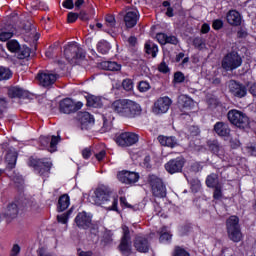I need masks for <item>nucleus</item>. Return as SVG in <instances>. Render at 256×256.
Returning <instances> with one entry per match:
<instances>
[{"label": "nucleus", "mask_w": 256, "mask_h": 256, "mask_svg": "<svg viewBox=\"0 0 256 256\" xmlns=\"http://www.w3.org/2000/svg\"><path fill=\"white\" fill-rule=\"evenodd\" d=\"M171 232L167 227H163L160 231V242L165 243L167 241H171Z\"/></svg>", "instance_id": "36"}, {"label": "nucleus", "mask_w": 256, "mask_h": 256, "mask_svg": "<svg viewBox=\"0 0 256 256\" xmlns=\"http://www.w3.org/2000/svg\"><path fill=\"white\" fill-rule=\"evenodd\" d=\"M6 162L8 163V169H13L17 163V152L15 150H11L6 154Z\"/></svg>", "instance_id": "28"}, {"label": "nucleus", "mask_w": 256, "mask_h": 256, "mask_svg": "<svg viewBox=\"0 0 256 256\" xmlns=\"http://www.w3.org/2000/svg\"><path fill=\"white\" fill-rule=\"evenodd\" d=\"M171 103H172V101L170 100L169 97H167V96L160 97L154 103L153 112L156 115H163V113H167V111H169V107H171Z\"/></svg>", "instance_id": "11"}, {"label": "nucleus", "mask_w": 256, "mask_h": 256, "mask_svg": "<svg viewBox=\"0 0 256 256\" xmlns=\"http://www.w3.org/2000/svg\"><path fill=\"white\" fill-rule=\"evenodd\" d=\"M37 79L42 87H49L59 79V76L51 72H42L38 74Z\"/></svg>", "instance_id": "15"}, {"label": "nucleus", "mask_w": 256, "mask_h": 256, "mask_svg": "<svg viewBox=\"0 0 256 256\" xmlns=\"http://www.w3.org/2000/svg\"><path fill=\"white\" fill-rule=\"evenodd\" d=\"M146 53L151 55L152 57H157V53L159 52V48L157 45L151 41L146 42L145 44Z\"/></svg>", "instance_id": "30"}, {"label": "nucleus", "mask_w": 256, "mask_h": 256, "mask_svg": "<svg viewBox=\"0 0 256 256\" xmlns=\"http://www.w3.org/2000/svg\"><path fill=\"white\" fill-rule=\"evenodd\" d=\"M79 19V14L70 12L68 13V23H75Z\"/></svg>", "instance_id": "53"}, {"label": "nucleus", "mask_w": 256, "mask_h": 256, "mask_svg": "<svg viewBox=\"0 0 256 256\" xmlns=\"http://www.w3.org/2000/svg\"><path fill=\"white\" fill-rule=\"evenodd\" d=\"M82 157L84 159H89V157H91V149L85 148L84 150H82Z\"/></svg>", "instance_id": "58"}, {"label": "nucleus", "mask_w": 256, "mask_h": 256, "mask_svg": "<svg viewBox=\"0 0 256 256\" xmlns=\"http://www.w3.org/2000/svg\"><path fill=\"white\" fill-rule=\"evenodd\" d=\"M15 35V28L13 25H8L0 29V41H9Z\"/></svg>", "instance_id": "22"}, {"label": "nucleus", "mask_w": 256, "mask_h": 256, "mask_svg": "<svg viewBox=\"0 0 256 256\" xmlns=\"http://www.w3.org/2000/svg\"><path fill=\"white\" fill-rule=\"evenodd\" d=\"M102 67L106 71H121V66L117 62H103Z\"/></svg>", "instance_id": "33"}, {"label": "nucleus", "mask_w": 256, "mask_h": 256, "mask_svg": "<svg viewBox=\"0 0 256 256\" xmlns=\"http://www.w3.org/2000/svg\"><path fill=\"white\" fill-rule=\"evenodd\" d=\"M134 247L139 253H147L149 251V242L144 236H137L134 241Z\"/></svg>", "instance_id": "21"}, {"label": "nucleus", "mask_w": 256, "mask_h": 256, "mask_svg": "<svg viewBox=\"0 0 256 256\" xmlns=\"http://www.w3.org/2000/svg\"><path fill=\"white\" fill-rule=\"evenodd\" d=\"M208 31H211V26H209V24H207V23L203 24L202 28H201V32L207 33Z\"/></svg>", "instance_id": "62"}, {"label": "nucleus", "mask_w": 256, "mask_h": 256, "mask_svg": "<svg viewBox=\"0 0 256 256\" xmlns=\"http://www.w3.org/2000/svg\"><path fill=\"white\" fill-rule=\"evenodd\" d=\"M7 49L11 53H18V51L21 50V45L17 40H10L7 42Z\"/></svg>", "instance_id": "35"}, {"label": "nucleus", "mask_w": 256, "mask_h": 256, "mask_svg": "<svg viewBox=\"0 0 256 256\" xmlns=\"http://www.w3.org/2000/svg\"><path fill=\"white\" fill-rule=\"evenodd\" d=\"M213 197L216 201H221L223 199V190L221 189V186H216L214 188Z\"/></svg>", "instance_id": "41"}, {"label": "nucleus", "mask_w": 256, "mask_h": 256, "mask_svg": "<svg viewBox=\"0 0 256 256\" xmlns=\"http://www.w3.org/2000/svg\"><path fill=\"white\" fill-rule=\"evenodd\" d=\"M81 107H83V102H75L71 98H65L64 100L60 101V111L66 115L79 111Z\"/></svg>", "instance_id": "7"}, {"label": "nucleus", "mask_w": 256, "mask_h": 256, "mask_svg": "<svg viewBox=\"0 0 256 256\" xmlns=\"http://www.w3.org/2000/svg\"><path fill=\"white\" fill-rule=\"evenodd\" d=\"M137 141H139V136L131 132H124L116 139V143L120 147H131V145H135Z\"/></svg>", "instance_id": "8"}, {"label": "nucleus", "mask_w": 256, "mask_h": 256, "mask_svg": "<svg viewBox=\"0 0 256 256\" xmlns=\"http://www.w3.org/2000/svg\"><path fill=\"white\" fill-rule=\"evenodd\" d=\"M31 55V49L27 46L20 47L18 51V59H27Z\"/></svg>", "instance_id": "39"}, {"label": "nucleus", "mask_w": 256, "mask_h": 256, "mask_svg": "<svg viewBox=\"0 0 256 256\" xmlns=\"http://www.w3.org/2000/svg\"><path fill=\"white\" fill-rule=\"evenodd\" d=\"M7 209L8 212L5 214L6 217H13V215H17V205L11 204Z\"/></svg>", "instance_id": "46"}, {"label": "nucleus", "mask_w": 256, "mask_h": 256, "mask_svg": "<svg viewBox=\"0 0 256 256\" xmlns=\"http://www.w3.org/2000/svg\"><path fill=\"white\" fill-rule=\"evenodd\" d=\"M185 165V160L183 158L172 159L165 164V169L170 175L175 173H180L183 170V166Z\"/></svg>", "instance_id": "13"}, {"label": "nucleus", "mask_w": 256, "mask_h": 256, "mask_svg": "<svg viewBox=\"0 0 256 256\" xmlns=\"http://www.w3.org/2000/svg\"><path fill=\"white\" fill-rule=\"evenodd\" d=\"M112 110L120 117H126V119H133L137 115H141L143 109L141 105L131 99H119L112 103Z\"/></svg>", "instance_id": "1"}, {"label": "nucleus", "mask_w": 256, "mask_h": 256, "mask_svg": "<svg viewBox=\"0 0 256 256\" xmlns=\"http://www.w3.org/2000/svg\"><path fill=\"white\" fill-rule=\"evenodd\" d=\"M107 131H111V124L104 120V124L102 127V133H107Z\"/></svg>", "instance_id": "59"}, {"label": "nucleus", "mask_w": 256, "mask_h": 256, "mask_svg": "<svg viewBox=\"0 0 256 256\" xmlns=\"http://www.w3.org/2000/svg\"><path fill=\"white\" fill-rule=\"evenodd\" d=\"M91 219V214L87 212H80L75 218V223L80 229H87L88 227H91Z\"/></svg>", "instance_id": "16"}, {"label": "nucleus", "mask_w": 256, "mask_h": 256, "mask_svg": "<svg viewBox=\"0 0 256 256\" xmlns=\"http://www.w3.org/2000/svg\"><path fill=\"white\" fill-rule=\"evenodd\" d=\"M25 205L27 209H30V211H37V209H39V205H37V202L34 200L27 201Z\"/></svg>", "instance_id": "48"}, {"label": "nucleus", "mask_w": 256, "mask_h": 256, "mask_svg": "<svg viewBox=\"0 0 256 256\" xmlns=\"http://www.w3.org/2000/svg\"><path fill=\"white\" fill-rule=\"evenodd\" d=\"M249 92L251 93V95H253L254 97H256V84H252V85L250 86Z\"/></svg>", "instance_id": "64"}, {"label": "nucleus", "mask_w": 256, "mask_h": 256, "mask_svg": "<svg viewBox=\"0 0 256 256\" xmlns=\"http://www.w3.org/2000/svg\"><path fill=\"white\" fill-rule=\"evenodd\" d=\"M87 103L89 107H101L103 102L101 101V97L90 96L87 98Z\"/></svg>", "instance_id": "34"}, {"label": "nucleus", "mask_w": 256, "mask_h": 256, "mask_svg": "<svg viewBox=\"0 0 256 256\" xmlns=\"http://www.w3.org/2000/svg\"><path fill=\"white\" fill-rule=\"evenodd\" d=\"M71 205L69 196L64 194L62 195L58 200V210L59 211H65Z\"/></svg>", "instance_id": "29"}, {"label": "nucleus", "mask_w": 256, "mask_h": 256, "mask_svg": "<svg viewBox=\"0 0 256 256\" xmlns=\"http://www.w3.org/2000/svg\"><path fill=\"white\" fill-rule=\"evenodd\" d=\"M241 63H243L241 56L233 52L224 57L222 61V67L226 71H233V69H237L238 67H241Z\"/></svg>", "instance_id": "6"}, {"label": "nucleus", "mask_w": 256, "mask_h": 256, "mask_svg": "<svg viewBox=\"0 0 256 256\" xmlns=\"http://www.w3.org/2000/svg\"><path fill=\"white\" fill-rule=\"evenodd\" d=\"M38 9H41L42 11H49V6L45 2H39Z\"/></svg>", "instance_id": "61"}, {"label": "nucleus", "mask_w": 256, "mask_h": 256, "mask_svg": "<svg viewBox=\"0 0 256 256\" xmlns=\"http://www.w3.org/2000/svg\"><path fill=\"white\" fill-rule=\"evenodd\" d=\"M214 131L219 137H229V134L231 133L229 126L223 122H217L214 125Z\"/></svg>", "instance_id": "23"}, {"label": "nucleus", "mask_w": 256, "mask_h": 256, "mask_svg": "<svg viewBox=\"0 0 256 256\" xmlns=\"http://www.w3.org/2000/svg\"><path fill=\"white\" fill-rule=\"evenodd\" d=\"M106 155H107V152L105 151V149L95 152V157H96L97 161H103L105 159Z\"/></svg>", "instance_id": "50"}, {"label": "nucleus", "mask_w": 256, "mask_h": 256, "mask_svg": "<svg viewBox=\"0 0 256 256\" xmlns=\"http://www.w3.org/2000/svg\"><path fill=\"white\" fill-rule=\"evenodd\" d=\"M156 39L160 45H167L170 43L171 45H177V37L175 36H167L165 33H158L156 35Z\"/></svg>", "instance_id": "24"}, {"label": "nucleus", "mask_w": 256, "mask_h": 256, "mask_svg": "<svg viewBox=\"0 0 256 256\" xmlns=\"http://www.w3.org/2000/svg\"><path fill=\"white\" fill-rule=\"evenodd\" d=\"M194 45H195V47H197L198 49H203V47H204L205 44H203V40H201L200 38H196V39L194 40Z\"/></svg>", "instance_id": "60"}, {"label": "nucleus", "mask_w": 256, "mask_h": 256, "mask_svg": "<svg viewBox=\"0 0 256 256\" xmlns=\"http://www.w3.org/2000/svg\"><path fill=\"white\" fill-rule=\"evenodd\" d=\"M31 165H33V167H35L36 169H38V167H41L39 173L40 175H49V171L52 167V163L49 161L46 162H39L38 166L37 164H35L33 161H31Z\"/></svg>", "instance_id": "27"}, {"label": "nucleus", "mask_w": 256, "mask_h": 256, "mask_svg": "<svg viewBox=\"0 0 256 256\" xmlns=\"http://www.w3.org/2000/svg\"><path fill=\"white\" fill-rule=\"evenodd\" d=\"M64 55L69 63H75V59H83V57H85L83 49H81V47H79V44H77L76 42L70 43L64 49Z\"/></svg>", "instance_id": "5"}, {"label": "nucleus", "mask_w": 256, "mask_h": 256, "mask_svg": "<svg viewBox=\"0 0 256 256\" xmlns=\"http://www.w3.org/2000/svg\"><path fill=\"white\" fill-rule=\"evenodd\" d=\"M78 121L81 124L82 129H89L93 127L95 119L89 114V112H80L78 114Z\"/></svg>", "instance_id": "20"}, {"label": "nucleus", "mask_w": 256, "mask_h": 256, "mask_svg": "<svg viewBox=\"0 0 256 256\" xmlns=\"http://www.w3.org/2000/svg\"><path fill=\"white\" fill-rule=\"evenodd\" d=\"M59 141H61L59 136H42L40 138L41 145L44 147V149H47L48 147V151H50V153H55V151H57V143H59Z\"/></svg>", "instance_id": "14"}, {"label": "nucleus", "mask_w": 256, "mask_h": 256, "mask_svg": "<svg viewBox=\"0 0 256 256\" xmlns=\"http://www.w3.org/2000/svg\"><path fill=\"white\" fill-rule=\"evenodd\" d=\"M226 229L229 239L234 243H239L243 239L241 227L239 226V217L230 216L226 221Z\"/></svg>", "instance_id": "3"}, {"label": "nucleus", "mask_w": 256, "mask_h": 256, "mask_svg": "<svg viewBox=\"0 0 256 256\" xmlns=\"http://www.w3.org/2000/svg\"><path fill=\"white\" fill-rule=\"evenodd\" d=\"M97 49L99 53H102V55H106V53H109V50L111 49V45L109 44V42L105 40H101L97 44Z\"/></svg>", "instance_id": "32"}, {"label": "nucleus", "mask_w": 256, "mask_h": 256, "mask_svg": "<svg viewBox=\"0 0 256 256\" xmlns=\"http://www.w3.org/2000/svg\"><path fill=\"white\" fill-rule=\"evenodd\" d=\"M90 201L94 205H106L105 207L108 211H117V205L119 203L117 195L113 194L107 188H97L90 197Z\"/></svg>", "instance_id": "2"}, {"label": "nucleus", "mask_w": 256, "mask_h": 256, "mask_svg": "<svg viewBox=\"0 0 256 256\" xmlns=\"http://www.w3.org/2000/svg\"><path fill=\"white\" fill-rule=\"evenodd\" d=\"M117 178L125 185H133V183L139 181V173L123 170L117 174Z\"/></svg>", "instance_id": "12"}, {"label": "nucleus", "mask_w": 256, "mask_h": 256, "mask_svg": "<svg viewBox=\"0 0 256 256\" xmlns=\"http://www.w3.org/2000/svg\"><path fill=\"white\" fill-rule=\"evenodd\" d=\"M8 95L11 99H20L21 97H27V91L19 86L9 88Z\"/></svg>", "instance_id": "25"}, {"label": "nucleus", "mask_w": 256, "mask_h": 256, "mask_svg": "<svg viewBox=\"0 0 256 256\" xmlns=\"http://www.w3.org/2000/svg\"><path fill=\"white\" fill-rule=\"evenodd\" d=\"M150 185H152V193L155 197H165L167 189L163 185V181L157 176L150 177Z\"/></svg>", "instance_id": "10"}, {"label": "nucleus", "mask_w": 256, "mask_h": 256, "mask_svg": "<svg viewBox=\"0 0 256 256\" xmlns=\"http://www.w3.org/2000/svg\"><path fill=\"white\" fill-rule=\"evenodd\" d=\"M123 236L118 246L119 251L123 253V255L131 254V236L129 235V227L122 226Z\"/></svg>", "instance_id": "9"}, {"label": "nucleus", "mask_w": 256, "mask_h": 256, "mask_svg": "<svg viewBox=\"0 0 256 256\" xmlns=\"http://www.w3.org/2000/svg\"><path fill=\"white\" fill-rule=\"evenodd\" d=\"M139 21V11L137 9H129L124 16V22L129 29L135 27Z\"/></svg>", "instance_id": "17"}, {"label": "nucleus", "mask_w": 256, "mask_h": 256, "mask_svg": "<svg viewBox=\"0 0 256 256\" xmlns=\"http://www.w3.org/2000/svg\"><path fill=\"white\" fill-rule=\"evenodd\" d=\"M78 18L81 19L82 21H87V19H89V18L87 17V13H85V12H80V13L78 14Z\"/></svg>", "instance_id": "63"}, {"label": "nucleus", "mask_w": 256, "mask_h": 256, "mask_svg": "<svg viewBox=\"0 0 256 256\" xmlns=\"http://www.w3.org/2000/svg\"><path fill=\"white\" fill-rule=\"evenodd\" d=\"M212 27L213 29H215V31H219V29L223 28V20L221 19L214 20L212 23Z\"/></svg>", "instance_id": "51"}, {"label": "nucleus", "mask_w": 256, "mask_h": 256, "mask_svg": "<svg viewBox=\"0 0 256 256\" xmlns=\"http://www.w3.org/2000/svg\"><path fill=\"white\" fill-rule=\"evenodd\" d=\"M246 151L247 153H249V155H253L254 157H256V147L253 145H248L246 147Z\"/></svg>", "instance_id": "56"}, {"label": "nucleus", "mask_w": 256, "mask_h": 256, "mask_svg": "<svg viewBox=\"0 0 256 256\" xmlns=\"http://www.w3.org/2000/svg\"><path fill=\"white\" fill-rule=\"evenodd\" d=\"M62 5H63V7H65V9H73V7H75L73 0H66L63 2Z\"/></svg>", "instance_id": "57"}, {"label": "nucleus", "mask_w": 256, "mask_h": 256, "mask_svg": "<svg viewBox=\"0 0 256 256\" xmlns=\"http://www.w3.org/2000/svg\"><path fill=\"white\" fill-rule=\"evenodd\" d=\"M209 149L214 153V155H218V157H223L225 150L223 147L219 146L217 142H212L209 144Z\"/></svg>", "instance_id": "31"}, {"label": "nucleus", "mask_w": 256, "mask_h": 256, "mask_svg": "<svg viewBox=\"0 0 256 256\" xmlns=\"http://www.w3.org/2000/svg\"><path fill=\"white\" fill-rule=\"evenodd\" d=\"M230 146L232 147V149H239V147H241V142L237 138H232L230 140Z\"/></svg>", "instance_id": "54"}, {"label": "nucleus", "mask_w": 256, "mask_h": 256, "mask_svg": "<svg viewBox=\"0 0 256 256\" xmlns=\"http://www.w3.org/2000/svg\"><path fill=\"white\" fill-rule=\"evenodd\" d=\"M174 80L176 83H183L185 81V75L181 72H176L174 74Z\"/></svg>", "instance_id": "52"}, {"label": "nucleus", "mask_w": 256, "mask_h": 256, "mask_svg": "<svg viewBox=\"0 0 256 256\" xmlns=\"http://www.w3.org/2000/svg\"><path fill=\"white\" fill-rule=\"evenodd\" d=\"M229 91L234 95V97H245L247 95V88L245 86L231 80L228 84Z\"/></svg>", "instance_id": "18"}, {"label": "nucleus", "mask_w": 256, "mask_h": 256, "mask_svg": "<svg viewBox=\"0 0 256 256\" xmlns=\"http://www.w3.org/2000/svg\"><path fill=\"white\" fill-rule=\"evenodd\" d=\"M158 70L160 71V73H169V66H167L165 62H162L159 65Z\"/></svg>", "instance_id": "55"}, {"label": "nucleus", "mask_w": 256, "mask_h": 256, "mask_svg": "<svg viewBox=\"0 0 256 256\" xmlns=\"http://www.w3.org/2000/svg\"><path fill=\"white\" fill-rule=\"evenodd\" d=\"M69 215H71V211L66 214H61L57 216L58 223H62L63 225H67V221H69Z\"/></svg>", "instance_id": "45"}, {"label": "nucleus", "mask_w": 256, "mask_h": 256, "mask_svg": "<svg viewBox=\"0 0 256 256\" xmlns=\"http://www.w3.org/2000/svg\"><path fill=\"white\" fill-rule=\"evenodd\" d=\"M173 256H191V255L189 254V252H187V250L181 247H176L174 249Z\"/></svg>", "instance_id": "44"}, {"label": "nucleus", "mask_w": 256, "mask_h": 256, "mask_svg": "<svg viewBox=\"0 0 256 256\" xmlns=\"http://www.w3.org/2000/svg\"><path fill=\"white\" fill-rule=\"evenodd\" d=\"M226 21L232 27H239L243 23V16L237 10H230L226 14Z\"/></svg>", "instance_id": "19"}, {"label": "nucleus", "mask_w": 256, "mask_h": 256, "mask_svg": "<svg viewBox=\"0 0 256 256\" xmlns=\"http://www.w3.org/2000/svg\"><path fill=\"white\" fill-rule=\"evenodd\" d=\"M138 89L141 93H145V92L149 91V89H151V86L149 85L148 82L142 81L139 83Z\"/></svg>", "instance_id": "47"}, {"label": "nucleus", "mask_w": 256, "mask_h": 256, "mask_svg": "<svg viewBox=\"0 0 256 256\" xmlns=\"http://www.w3.org/2000/svg\"><path fill=\"white\" fill-rule=\"evenodd\" d=\"M228 119L232 125L239 127V129L249 127V117L239 110H230L228 112Z\"/></svg>", "instance_id": "4"}, {"label": "nucleus", "mask_w": 256, "mask_h": 256, "mask_svg": "<svg viewBox=\"0 0 256 256\" xmlns=\"http://www.w3.org/2000/svg\"><path fill=\"white\" fill-rule=\"evenodd\" d=\"M122 87L125 91H133V81L131 79L123 80Z\"/></svg>", "instance_id": "42"}, {"label": "nucleus", "mask_w": 256, "mask_h": 256, "mask_svg": "<svg viewBox=\"0 0 256 256\" xmlns=\"http://www.w3.org/2000/svg\"><path fill=\"white\" fill-rule=\"evenodd\" d=\"M206 185L207 187H219V180L216 176V174H211L206 179Z\"/></svg>", "instance_id": "38"}, {"label": "nucleus", "mask_w": 256, "mask_h": 256, "mask_svg": "<svg viewBox=\"0 0 256 256\" xmlns=\"http://www.w3.org/2000/svg\"><path fill=\"white\" fill-rule=\"evenodd\" d=\"M105 22L107 27H109L110 29H113V27H115L116 25L115 16L111 14L106 15Z\"/></svg>", "instance_id": "40"}, {"label": "nucleus", "mask_w": 256, "mask_h": 256, "mask_svg": "<svg viewBox=\"0 0 256 256\" xmlns=\"http://www.w3.org/2000/svg\"><path fill=\"white\" fill-rule=\"evenodd\" d=\"M13 77V73L9 68L0 67V81H7Z\"/></svg>", "instance_id": "37"}, {"label": "nucleus", "mask_w": 256, "mask_h": 256, "mask_svg": "<svg viewBox=\"0 0 256 256\" xmlns=\"http://www.w3.org/2000/svg\"><path fill=\"white\" fill-rule=\"evenodd\" d=\"M158 141L163 147H177V139L173 136H158Z\"/></svg>", "instance_id": "26"}, {"label": "nucleus", "mask_w": 256, "mask_h": 256, "mask_svg": "<svg viewBox=\"0 0 256 256\" xmlns=\"http://www.w3.org/2000/svg\"><path fill=\"white\" fill-rule=\"evenodd\" d=\"M20 253H21V246H19V244H14L12 246L10 256H19Z\"/></svg>", "instance_id": "49"}, {"label": "nucleus", "mask_w": 256, "mask_h": 256, "mask_svg": "<svg viewBox=\"0 0 256 256\" xmlns=\"http://www.w3.org/2000/svg\"><path fill=\"white\" fill-rule=\"evenodd\" d=\"M181 99L184 102V107H188L189 109H191V107H195V101L190 97L182 96Z\"/></svg>", "instance_id": "43"}]
</instances>
